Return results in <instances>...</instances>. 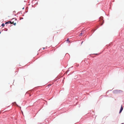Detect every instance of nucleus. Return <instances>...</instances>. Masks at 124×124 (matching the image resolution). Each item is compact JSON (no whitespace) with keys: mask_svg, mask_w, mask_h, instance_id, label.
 Returning <instances> with one entry per match:
<instances>
[{"mask_svg":"<svg viewBox=\"0 0 124 124\" xmlns=\"http://www.w3.org/2000/svg\"><path fill=\"white\" fill-rule=\"evenodd\" d=\"M122 92V91L121 90H115L113 91V93L116 94L118 93H121Z\"/></svg>","mask_w":124,"mask_h":124,"instance_id":"1","label":"nucleus"},{"mask_svg":"<svg viewBox=\"0 0 124 124\" xmlns=\"http://www.w3.org/2000/svg\"><path fill=\"white\" fill-rule=\"evenodd\" d=\"M103 17L102 16H101L100 18V19L101 20H102V23L101 24V25H102L104 23V20H103Z\"/></svg>","mask_w":124,"mask_h":124,"instance_id":"2","label":"nucleus"},{"mask_svg":"<svg viewBox=\"0 0 124 124\" xmlns=\"http://www.w3.org/2000/svg\"><path fill=\"white\" fill-rule=\"evenodd\" d=\"M123 109V107L122 106H121L120 110L119 111V113H120L122 112V111Z\"/></svg>","mask_w":124,"mask_h":124,"instance_id":"3","label":"nucleus"},{"mask_svg":"<svg viewBox=\"0 0 124 124\" xmlns=\"http://www.w3.org/2000/svg\"><path fill=\"white\" fill-rule=\"evenodd\" d=\"M9 23H10L11 24H12V23H11V21H8V22H6V23H5V24H7Z\"/></svg>","mask_w":124,"mask_h":124,"instance_id":"4","label":"nucleus"},{"mask_svg":"<svg viewBox=\"0 0 124 124\" xmlns=\"http://www.w3.org/2000/svg\"><path fill=\"white\" fill-rule=\"evenodd\" d=\"M13 105H16V106H18V105L16 104V102H14L13 103Z\"/></svg>","mask_w":124,"mask_h":124,"instance_id":"5","label":"nucleus"},{"mask_svg":"<svg viewBox=\"0 0 124 124\" xmlns=\"http://www.w3.org/2000/svg\"><path fill=\"white\" fill-rule=\"evenodd\" d=\"M11 23H12V24H13L14 25H15L16 24V23H14V22H13L12 23L11 22Z\"/></svg>","mask_w":124,"mask_h":124,"instance_id":"6","label":"nucleus"},{"mask_svg":"<svg viewBox=\"0 0 124 124\" xmlns=\"http://www.w3.org/2000/svg\"><path fill=\"white\" fill-rule=\"evenodd\" d=\"M1 26H2L3 27H4L5 26V24H4V23H3L1 25Z\"/></svg>","mask_w":124,"mask_h":124,"instance_id":"7","label":"nucleus"},{"mask_svg":"<svg viewBox=\"0 0 124 124\" xmlns=\"http://www.w3.org/2000/svg\"><path fill=\"white\" fill-rule=\"evenodd\" d=\"M67 41H69V42H70V41H69V39H68L67 40Z\"/></svg>","mask_w":124,"mask_h":124,"instance_id":"8","label":"nucleus"},{"mask_svg":"<svg viewBox=\"0 0 124 124\" xmlns=\"http://www.w3.org/2000/svg\"><path fill=\"white\" fill-rule=\"evenodd\" d=\"M82 33H81L80 34V36L81 35H82Z\"/></svg>","mask_w":124,"mask_h":124,"instance_id":"9","label":"nucleus"},{"mask_svg":"<svg viewBox=\"0 0 124 124\" xmlns=\"http://www.w3.org/2000/svg\"><path fill=\"white\" fill-rule=\"evenodd\" d=\"M45 49V47H43L41 49H42V50H44Z\"/></svg>","mask_w":124,"mask_h":124,"instance_id":"10","label":"nucleus"},{"mask_svg":"<svg viewBox=\"0 0 124 124\" xmlns=\"http://www.w3.org/2000/svg\"><path fill=\"white\" fill-rule=\"evenodd\" d=\"M99 54H94L95 55H98Z\"/></svg>","mask_w":124,"mask_h":124,"instance_id":"11","label":"nucleus"},{"mask_svg":"<svg viewBox=\"0 0 124 124\" xmlns=\"http://www.w3.org/2000/svg\"><path fill=\"white\" fill-rule=\"evenodd\" d=\"M12 20H16V19H15V18H13V19H12Z\"/></svg>","mask_w":124,"mask_h":124,"instance_id":"12","label":"nucleus"},{"mask_svg":"<svg viewBox=\"0 0 124 124\" xmlns=\"http://www.w3.org/2000/svg\"><path fill=\"white\" fill-rule=\"evenodd\" d=\"M83 42V41L82 42H81V44H82Z\"/></svg>","mask_w":124,"mask_h":124,"instance_id":"13","label":"nucleus"},{"mask_svg":"<svg viewBox=\"0 0 124 124\" xmlns=\"http://www.w3.org/2000/svg\"><path fill=\"white\" fill-rule=\"evenodd\" d=\"M23 19V18H22L21 19Z\"/></svg>","mask_w":124,"mask_h":124,"instance_id":"14","label":"nucleus"},{"mask_svg":"<svg viewBox=\"0 0 124 124\" xmlns=\"http://www.w3.org/2000/svg\"><path fill=\"white\" fill-rule=\"evenodd\" d=\"M8 30V29H6V30H5L6 31H7Z\"/></svg>","mask_w":124,"mask_h":124,"instance_id":"15","label":"nucleus"},{"mask_svg":"<svg viewBox=\"0 0 124 124\" xmlns=\"http://www.w3.org/2000/svg\"><path fill=\"white\" fill-rule=\"evenodd\" d=\"M96 30H94V31H93V32H94V31H95Z\"/></svg>","mask_w":124,"mask_h":124,"instance_id":"16","label":"nucleus"},{"mask_svg":"<svg viewBox=\"0 0 124 124\" xmlns=\"http://www.w3.org/2000/svg\"><path fill=\"white\" fill-rule=\"evenodd\" d=\"M24 9V8H23V9Z\"/></svg>","mask_w":124,"mask_h":124,"instance_id":"17","label":"nucleus"},{"mask_svg":"<svg viewBox=\"0 0 124 124\" xmlns=\"http://www.w3.org/2000/svg\"><path fill=\"white\" fill-rule=\"evenodd\" d=\"M123 124V123H122V124Z\"/></svg>","mask_w":124,"mask_h":124,"instance_id":"18","label":"nucleus"}]
</instances>
